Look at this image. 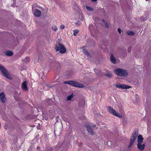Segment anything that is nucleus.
I'll return each instance as SVG.
<instances>
[{"label":"nucleus","mask_w":151,"mask_h":151,"mask_svg":"<svg viewBox=\"0 0 151 151\" xmlns=\"http://www.w3.org/2000/svg\"><path fill=\"white\" fill-rule=\"evenodd\" d=\"M64 83L68 84L73 86L80 88H83L84 87L83 84L73 81H65L64 82Z\"/></svg>","instance_id":"f257e3e1"},{"label":"nucleus","mask_w":151,"mask_h":151,"mask_svg":"<svg viewBox=\"0 0 151 151\" xmlns=\"http://www.w3.org/2000/svg\"><path fill=\"white\" fill-rule=\"evenodd\" d=\"M114 72L117 75L121 77H126L128 75L127 71L122 69H116L114 70Z\"/></svg>","instance_id":"f03ea898"},{"label":"nucleus","mask_w":151,"mask_h":151,"mask_svg":"<svg viewBox=\"0 0 151 151\" xmlns=\"http://www.w3.org/2000/svg\"><path fill=\"white\" fill-rule=\"evenodd\" d=\"M55 49L57 51H59L61 53H65L66 52V49L65 46L60 43H58L56 45Z\"/></svg>","instance_id":"7ed1b4c3"},{"label":"nucleus","mask_w":151,"mask_h":151,"mask_svg":"<svg viewBox=\"0 0 151 151\" xmlns=\"http://www.w3.org/2000/svg\"><path fill=\"white\" fill-rule=\"evenodd\" d=\"M107 107L108 111L110 114L119 118L122 117V116L118 113L116 111L111 107L110 106H108Z\"/></svg>","instance_id":"20e7f679"},{"label":"nucleus","mask_w":151,"mask_h":151,"mask_svg":"<svg viewBox=\"0 0 151 151\" xmlns=\"http://www.w3.org/2000/svg\"><path fill=\"white\" fill-rule=\"evenodd\" d=\"M138 135V132L137 130H135L134 131L131 137V140L129 145V148H130L132 146L133 144L136 140L137 136Z\"/></svg>","instance_id":"39448f33"},{"label":"nucleus","mask_w":151,"mask_h":151,"mask_svg":"<svg viewBox=\"0 0 151 151\" xmlns=\"http://www.w3.org/2000/svg\"><path fill=\"white\" fill-rule=\"evenodd\" d=\"M0 69L1 73L5 77L10 79H12V77L10 74L8 72L4 67L0 65Z\"/></svg>","instance_id":"423d86ee"},{"label":"nucleus","mask_w":151,"mask_h":151,"mask_svg":"<svg viewBox=\"0 0 151 151\" xmlns=\"http://www.w3.org/2000/svg\"><path fill=\"white\" fill-rule=\"evenodd\" d=\"M116 86L117 88L121 89H128L131 88L130 86L124 84H117Z\"/></svg>","instance_id":"0eeeda50"},{"label":"nucleus","mask_w":151,"mask_h":151,"mask_svg":"<svg viewBox=\"0 0 151 151\" xmlns=\"http://www.w3.org/2000/svg\"><path fill=\"white\" fill-rule=\"evenodd\" d=\"M27 82L26 81H24L22 84V90L24 91H26L28 90L27 85Z\"/></svg>","instance_id":"6e6552de"},{"label":"nucleus","mask_w":151,"mask_h":151,"mask_svg":"<svg viewBox=\"0 0 151 151\" xmlns=\"http://www.w3.org/2000/svg\"><path fill=\"white\" fill-rule=\"evenodd\" d=\"M137 146L139 150L142 151L144 149L145 145L144 144H142V143H138Z\"/></svg>","instance_id":"1a4fd4ad"},{"label":"nucleus","mask_w":151,"mask_h":151,"mask_svg":"<svg viewBox=\"0 0 151 151\" xmlns=\"http://www.w3.org/2000/svg\"><path fill=\"white\" fill-rule=\"evenodd\" d=\"M86 128L87 131L90 132L91 135H93V132L91 127L88 125H86Z\"/></svg>","instance_id":"9d476101"},{"label":"nucleus","mask_w":151,"mask_h":151,"mask_svg":"<svg viewBox=\"0 0 151 151\" xmlns=\"http://www.w3.org/2000/svg\"><path fill=\"white\" fill-rule=\"evenodd\" d=\"M0 98L1 101L3 103H4L6 100V98L4 92H2L0 94Z\"/></svg>","instance_id":"9b49d317"},{"label":"nucleus","mask_w":151,"mask_h":151,"mask_svg":"<svg viewBox=\"0 0 151 151\" xmlns=\"http://www.w3.org/2000/svg\"><path fill=\"white\" fill-rule=\"evenodd\" d=\"M72 6L74 10H76L77 11H79L80 9H79V7H78V6L76 4V3L75 2L73 1L72 2Z\"/></svg>","instance_id":"f8f14e48"},{"label":"nucleus","mask_w":151,"mask_h":151,"mask_svg":"<svg viewBox=\"0 0 151 151\" xmlns=\"http://www.w3.org/2000/svg\"><path fill=\"white\" fill-rule=\"evenodd\" d=\"M89 29L91 34L94 33L95 30L94 27L92 24H90L89 26Z\"/></svg>","instance_id":"ddd939ff"},{"label":"nucleus","mask_w":151,"mask_h":151,"mask_svg":"<svg viewBox=\"0 0 151 151\" xmlns=\"http://www.w3.org/2000/svg\"><path fill=\"white\" fill-rule=\"evenodd\" d=\"M41 11L37 9L35 10V15L36 17H39L41 15Z\"/></svg>","instance_id":"4468645a"},{"label":"nucleus","mask_w":151,"mask_h":151,"mask_svg":"<svg viewBox=\"0 0 151 151\" xmlns=\"http://www.w3.org/2000/svg\"><path fill=\"white\" fill-rule=\"evenodd\" d=\"M143 140V138L141 135H139L138 136L137 139L138 143H142Z\"/></svg>","instance_id":"2eb2a0df"},{"label":"nucleus","mask_w":151,"mask_h":151,"mask_svg":"<svg viewBox=\"0 0 151 151\" xmlns=\"http://www.w3.org/2000/svg\"><path fill=\"white\" fill-rule=\"evenodd\" d=\"M110 60L111 62L113 64H115L116 63V59L112 54L111 55Z\"/></svg>","instance_id":"dca6fc26"},{"label":"nucleus","mask_w":151,"mask_h":151,"mask_svg":"<svg viewBox=\"0 0 151 151\" xmlns=\"http://www.w3.org/2000/svg\"><path fill=\"white\" fill-rule=\"evenodd\" d=\"M5 54L7 56H11L12 55L13 53L11 51H8L5 52Z\"/></svg>","instance_id":"f3484780"},{"label":"nucleus","mask_w":151,"mask_h":151,"mask_svg":"<svg viewBox=\"0 0 151 151\" xmlns=\"http://www.w3.org/2000/svg\"><path fill=\"white\" fill-rule=\"evenodd\" d=\"M127 33L128 35H133L134 34V33L132 31L127 32Z\"/></svg>","instance_id":"a211bd4d"},{"label":"nucleus","mask_w":151,"mask_h":151,"mask_svg":"<svg viewBox=\"0 0 151 151\" xmlns=\"http://www.w3.org/2000/svg\"><path fill=\"white\" fill-rule=\"evenodd\" d=\"M83 52L85 54H86V55H87L88 56H89L90 55V54L89 53V52H88V51L86 50H85V49H84V47H83Z\"/></svg>","instance_id":"6ab92c4d"},{"label":"nucleus","mask_w":151,"mask_h":151,"mask_svg":"<svg viewBox=\"0 0 151 151\" xmlns=\"http://www.w3.org/2000/svg\"><path fill=\"white\" fill-rule=\"evenodd\" d=\"M0 113H1V112H0ZM1 114L2 119H3L5 120L6 118V115L4 113H2V114Z\"/></svg>","instance_id":"aec40b11"},{"label":"nucleus","mask_w":151,"mask_h":151,"mask_svg":"<svg viewBox=\"0 0 151 151\" xmlns=\"http://www.w3.org/2000/svg\"><path fill=\"white\" fill-rule=\"evenodd\" d=\"M79 32V30L78 29H75L73 31V35L75 36Z\"/></svg>","instance_id":"412c9836"},{"label":"nucleus","mask_w":151,"mask_h":151,"mask_svg":"<svg viewBox=\"0 0 151 151\" xmlns=\"http://www.w3.org/2000/svg\"><path fill=\"white\" fill-rule=\"evenodd\" d=\"M23 60L24 62L27 63L29 61V59L28 57H26Z\"/></svg>","instance_id":"4be33fe9"},{"label":"nucleus","mask_w":151,"mask_h":151,"mask_svg":"<svg viewBox=\"0 0 151 151\" xmlns=\"http://www.w3.org/2000/svg\"><path fill=\"white\" fill-rule=\"evenodd\" d=\"M52 29L55 31H56L58 29L57 27L55 25H53L52 27Z\"/></svg>","instance_id":"5701e85b"},{"label":"nucleus","mask_w":151,"mask_h":151,"mask_svg":"<svg viewBox=\"0 0 151 151\" xmlns=\"http://www.w3.org/2000/svg\"><path fill=\"white\" fill-rule=\"evenodd\" d=\"M73 97V96L72 95H70L68 96L67 98V100H70Z\"/></svg>","instance_id":"b1692460"},{"label":"nucleus","mask_w":151,"mask_h":151,"mask_svg":"<svg viewBox=\"0 0 151 151\" xmlns=\"http://www.w3.org/2000/svg\"><path fill=\"white\" fill-rule=\"evenodd\" d=\"M86 8L88 10H89L90 11H92L93 10V9L92 8L86 6Z\"/></svg>","instance_id":"393cba45"},{"label":"nucleus","mask_w":151,"mask_h":151,"mask_svg":"<svg viewBox=\"0 0 151 151\" xmlns=\"http://www.w3.org/2000/svg\"><path fill=\"white\" fill-rule=\"evenodd\" d=\"M105 27L107 28H109V24L108 23H107L106 22H105Z\"/></svg>","instance_id":"a878e982"},{"label":"nucleus","mask_w":151,"mask_h":151,"mask_svg":"<svg viewBox=\"0 0 151 151\" xmlns=\"http://www.w3.org/2000/svg\"><path fill=\"white\" fill-rule=\"evenodd\" d=\"M61 29H63L65 28V25H61L60 26Z\"/></svg>","instance_id":"bb28decb"},{"label":"nucleus","mask_w":151,"mask_h":151,"mask_svg":"<svg viewBox=\"0 0 151 151\" xmlns=\"http://www.w3.org/2000/svg\"><path fill=\"white\" fill-rule=\"evenodd\" d=\"M75 24L76 26H79L81 24V23L79 22H77Z\"/></svg>","instance_id":"cd10ccee"},{"label":"nucleus","mask_w":151,"mask_h":151,"mask_svg":"<svg viewBox=\"0 0 151 151\" xmlns=\"http://www.w3.org/2000/svg\"><path fill=\"white\" fill-rule=\"evenodd\" d=\"M4 128L5 129H7L8 127V125L7 124H5L4 125Z\"/></svg>","instance_id":"c85d7f7f"},{"label":"nucleus","mask_w":151,"mask_h":151,"mask_svg":"<svg viewBox=\"0 0 151 151\" xmlns=\"http://www.w3.org/2000/svg\"><path fill=\"white\" fill-rule=\"evenodd\" d=\"M118 31L119 32V33L120 34L121 33V29L120 28H119L118 29Z\"/></svg>","instance_id":"c756f323"},{"label":"nucleus","mask_w":151,"mask_h":151,"mask_svg":"<svg viewBox=\"0 0 151 151\" xmlns=\"http://www.w3.org/2000/svg\"><path fill=\"white\" fill-rule=\"evenodd\" d=\"M131 47L129 48L128 49V51L129 52H131Z\"/></svg>","instance_id":"7c9ffc66"},{"label":"nucleus","mask_w":151,"mask_h":151,"mask_svg":"<svg viewBox=\"0 0 151 151\" xmlns=\"http://www.w3.org/2000/svg\"><path fill=\"white\" fill-rule=\"evenodd\" d=\"M107 76L108 77H111L112 75H111L110 74H108L107 75Z\"/></svg>","instance_id":"2f4dec72"},{"label":"nucleus","mask_w":151,"mask_h":151,"mask_svg":"<svg viewBox=\"0 0 151 151\" xmlns=\"http://www.w3.org/2000/svg\"><path fill=\"white\" fill-rule=\"evenodd\" d=\"M91 1H97V0H91Z\"/></svg>","instance_id":"473e14b6"},{"label":"nucleus","mask_w":151,"mask_h":151,"mask_svg":"<svg viewBox=\"0 0 151 151\" xmlns=\"http://www.w3.org/2000/svg\"><path fill=\"white\" fill-rule=\"evenodd\" d=\"M37 149L38 150L39 149H40V147H37Z\"/></svg>","instance_id":"72a5a7b5"},{"label":"nucleus","mask_w":151,"mask_h":151,"mask_svg":"<svg viewBox=\"0 0 151 151\" xmlns=\"http://www.w3.org/2000/svg\"><path fill=\"white\" fill-rule=\"evenodd\" d=\"M59 118V116H57L56 117V119H58Z\"/></svg>","instance_id":"f704fd0d"},{"label":"nucleus","mask_w":151,"mask_h":151,"mask_svg":"<svg viewBox=\"0 0 151 151\" xmlns=\"http://www.w3.org/2000/svg\"><path fill=\"white\" fill-rule=\"evenodd\" d=\"M96 125L95 124H94V125H93V127H96Z\"/></svg>","instance_id":"c9c22d12"},{"label":"nucleus","mask_w":151,"mask_h":151,"mask_svg":"<svg viewBox=\"0 0 151 151\" xmlns=\"http://www.w3.org/2000/svg\"><path fill=\"white\" fill-rule=\"evenodd\" d=\"M12 6H13H13H14V5H13V4H12Z\"/></svg>","instance_id":"e433bc0d"},{"label":"nucleus","mask_w":151,"mask_h":151,"mask_svg":"<svg viewBox=\"0 0 151 151\" xmlns=\"http://www.w3.org/2000/svg\"><path fill=\"white\" fill-rule=\"evenodd\" d=\"M102 21H103V22H104V21H105V20H104V19H102Z\"/></svg>","instance_id":"4c0bfd02"},{"label":"nucleus","mask_w":151,"mask_h":151,"mask_svg":"<svg viewBox=\"0 0 151 151\" xmlns=\"http://www.w3.org/2000/svg\"><path fill=\"white\" fill-rule=\"evenodd\" d=\"M109 143H111V142H110V141H109Z\"/></svg>","instance_id":"58836bf2"},{"label":"nucleus","mask_w":151,"mask_h":151,"mask_svg":"<svg viewBox=\"0 0 151 151\" xmlns=\"http://www.w3.org/2000/svg\"><path fill=\"white\" fill-rule=\"evenodd\" d=\"M146 20V19H144V20Z\"/></svg>","instance_id":"ea45409f"}]
</instances>
